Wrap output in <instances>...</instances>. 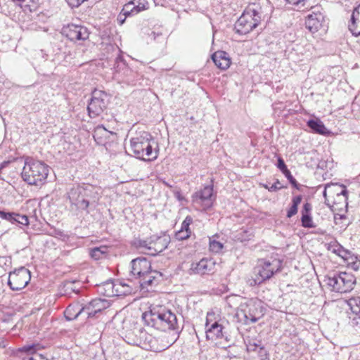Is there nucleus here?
Instances as JSON below:
<instances>
[{
	"instance_id": "obj_1",
	"label": "nucleus",
	"mask_w": 360,
	"mask_h": 360,
	"mask_svg": "<svg viewBox=\"0 0 360 360\" xmlns=\"http://www.w3.org/2000/svg\"><path fill=\"white\" fill-rule=\"evenodd\" d=\"M101 188L91 184L72 187L67 193L72 210L89 214L94 211L101 198Z\"/></svg>"
},
{
	"instance_id": "obj_2",
	"label": "nucleus",
	"mask_w": 360,
	"mask_h": 360,
	"mask_svg": "<svg viewBox=\"0 0 360 360\" xmlns=\"http://www.w3.org/2000/svg\"><path fill=\"white\" fill-rule=\"evenodd\" d=\"M143 319L151 327L162 330H179L176 315L165 307H153L149 311L143 314Z\"/></svg>"
},
{
	"instance_id": "obj_3",
	"label": "nucleus",
	"mask_w": 360,
	"mask_h": 360,
	"mask_svg": "<svg viewBox=\"0 0 360 360\" xmlns=\"http://www.w3.org/2000/svg\"><path fill=\"white\" fill-rule=\"evenodd\" d=\"M262 7L257 4L249 6L237 20L234 25L236 32L245 35L255 29L261 22Z\"/></svg>"
},
{
	"instance_id": "obj_4",
	"label": "nucleus",
	"mask_w": 360,
	"mask_h": 360,
	"mask_svg": "<svg viewBox=\"0 0 360 360\" xmlns=\"http://www.w3.org/2000/svg\"><path fill=\"white\" fill-rule=\"evenodd\" d=\"M49 174V166L31 158H26L21 174L22 179L30 185L44 184Z\"/></svg>"
},
{
	"instance_id": "obj_5",
	"label": "nucleus",
	"mask_w": 360,
	"mask_h": 360,
	"mask_svg": "<svg viewBox=\"0 0 360 360\" xmlns=\"http://www.w3.org/2000/svg\"><path fill=\"white\" fill-rule=\"evenodd\" d=\"M151 140L152 136L146 131L131 139L130 148L136 158L144 161H153L158 158V150H153Z\"/></svg>"
},
{
	"instance_id": "obj_6",
	"label": "nucleus",
	"mask_w": 360,
	"mask_h": 360,
	"mask_svg": "<svg viewBox=\"0 0 360 360\" xmlns=\"http://www.w3.org/2000/svg\"><path fill=\"white\" fill-rule=\"evenodd\" d=\"M282 268V261L276 258L261 259L254 269L255 277L250 281L251 285H259L270 279Z\"/></svg>"
},
{
	"instance_id": "obj_7",
	"label": "nucleus",
	"mask_w": 360,
	"mask_h": 360,
	"mask_svg": "<svg viewBox=\"0 0 360 360\" xmlns=\"http://www.w3.org/2000/svg\"><path fill=\"white\" fill-rule=\"evenodd\" d=\"M169 243V237L166 235L152 236L147 240L138 239L134 243V245L142 249L145 254L155 256L165 250Z\"/></svg>"
},
{
	"instance_id": "obj_8",
	"label": "nucleus",
	"mask_w": 360,
	"mask_h": 360,
	"mask_svg": "<svg viewBox=\"0 0 360 360\" xmlns=\"http://www.w3.org/2000/svg\"><path fill=\"white\" fill-rule=\"evenodd\" d=\"M326 283L331 287V290L342 293L352 290L355 282L353 275L340 272L333 274V276H328Z\"/></svg>"
},
{
	"instance_id": "obj_9",
	"label": "nucleus",
	"mask_w": 360,
	"mask_h": 360,
	"mask_svg": "<svg viewBox=\"0 0 360 360\" xmlns=\"http://www.w3.org/2000/svg\"><path fill=\"white\" fill-rule=\"evenodd\" d=\"M108 104V96L101 90L95 89L88 104L87 110L90 117L96 118L102 115Z\"/></svg>"
},
{
	"instance_id": "obj_10",
	"label": "nucleus",
	"mask_w": 360,
	"mask_h": 360,
	"mask_svg": "<svg viewBox=\"0 0 360 360\" xmlns=\"http://www.w3.org/2000/svg\"><path fill=\"white\" fill-rule=\"evenodd\" d=\"M216 198L212 185L204 186L203 188L192 195L193 203L199 208L206 210L210 208Z\"/></svg>"
},
{
	"instance_id": "obj_11",
	"label": "nucleus",
	"mask_w": 360,
	"mask_h": 360,
	"mask_svg": "<svg viewBox=\"0 0 360 360\" xmlns=\"http://www.w3.org/2000/svg\"><path fill=\"white\" fill-rule=\"evenodd\" d=\"M30 279V271L22 266L10 273L8 285L11 290L18 291L27 286Z\"/></svg>"
},
{
	"instance_id": "obj_12",
	"label": "nucleus",
	"mask_w": 360,
	"mask_h": 360,
	"mask_svg": "<svg viewBox=\"0 0 360 360\" xmlns=\"http://www.w3.org/2000/svg\"><path fill=\"white\" fill-rule=\"evenodd\" d=\"M61 34L70 41L79 44L89 37V32L86 27L75 24L64 26L62 28Z\"/></svg>"
},
{
	"instance_id": "obj_13",
	"label": "nucleus",
	"mask_w": 360,
	"mask_h": 360,
	"mask_svg": "<svg viewBox=\"0 0 360 360\" xmlns=\"http://www.w3.org/2000/svg\"><path fill=\"white\" fill-rule=\"evenodd\" d=\"M236 316L240 321H243L245 324H249L257 322L263 316V314L262 309H259L256 304H249L242 306Z\"/></svg>"
},
{
	"instance_id": "obj_14",
	"label": "nucleus",
	"mask_w": 360,
	"mask_h": 360,
	"mask_svg": "<svg viewBox=\"0 0 360 360\" xmlns=\"http://www.w3.org/2000/svg\"><path fill=\"white\" fill-rule=\"evenodd\" d=\"M130 264V275L135 278L140 279L151 269L150 262L146 257L134 259L131 261Z\"/></svg>"
},
{
	"instance_id": "obj_15",
	"label": "nucleus",
	"mask_w": 360,
	"mask_h": 360,
	"mask_svg": "<svg viewBox=\"0 0 360 360\" xmlns=\"http://www.w3.org/2000/svg\"><path fill=\"white\" fill-rule=\"evenodd\" d=\"M215 263L212 259L203 258L199 262H193L188 270L190 274H211L214 273Z\"/></svg>"
},
{
	"instance_id": "obj_16",
	"label": "nucleus",
	"mask_w": 360,
	"mask_h": 360,
	"mask_svg": "<svg viewBox=\"0 0 360 360\" xmlns=\"http://www.w3.org/2000/svg\"><path fill=\"white\" fill-rule=\"evenodd\" d=\"M328 193H329L330 196H333L335 194L339 201L338 202H343L347 205L348 191L345 186L337 184H326L323 193L326 200H328Z\"/></svg>"
},
{
	"instance_id": "obj_17",
	"label": "nucleus",
	"mask_w": 360,
	"mask_h": 360,
	"mask_svg": "<svg viewBox=\"0 0 360 360\" xmlns=\"http://www.w3.org/2000/svg\"><path fill=\"white\" fill-rule=\"evenodd\" d=\"M311 8L314 9V11L311 14L307 15L305 26L311 32L314 33L321 27L323 15L319 11V7L312 6Z\"/></svg>"
},
{
	"instance_id": "obj_18",
	"label": "nucleus",
	"mask_w": 360,
	"mask_h": 360,
	"mask_svg": "<svg viewBox=\"0 0 360 360\" xmlns=\"http://www.w3.org/2000/svg\"><path fill=\"white\" fill-rule=\"evenodd\" d=\"M84 312L88 318L96 317L97 314L109 307V302L103 299H94L84 305Z\"/></svg>"
},
{
	"instance_id": "obj_19",
	"label": "nucleus",
	"mask_w": 360,
	"mask_h": 360,
	"mask_svg": "<svg viewBox=\"0 0 360 360\" xmlns=\"http://www.w3.org/2000/svg\"><path fill=\"white\" fill-rule=\"evenodd\" d=\"M162 277V274L161 272L150 269L148 272L140 278L139 283L141 288L144 289L147 288L148 286L156 285L158 284Z\"/></svg>"
},
{
	"instance_id": "obj_20",
	"label": "nucleus",
	"mask_w": 360,
	"mask_h": 360,
	"mask_svg": "<svg viewBox=\"0 0 360 360\" xmlns=\"http://www.w3.org/2000/svg\"><path fill=\"white\" fill-rule=\"evenodd\" d=\"M209 323L208 320H207L206 323V338L207 340H216L218 338H221L224 336V327L222 324L219 323L217 321H215L210 327H208Z\"/></svg>"
},
{
	"instance_id": "obj_21",
	"label": "nucleus",
	"mask_w": 360,
	"mask_h": 360,
	"mask_svg": "<svg viewBox=\"0 0 360 360\" xmlns=\"http://www.w3.org/2000/svg\"><path fill=\"white\" fill-rule=\"evenodd\" d=\"M212 59L215 65L221 70H226L231 65L229 54L224 51H218L212 56Z\"/></svg>"
},
{
	"instance_id": "obj_22",
	"label": "nucleus",
	"mask_w": 360,
	"mask_h": 360,
	"mask_svg": "<svg viewBox=\"0 0 360 360\" xmlns=\"http://www.w3.org/2000/svg\"><path fill=\"white\" fill-rule=\"evenodd\" d=\"M311 204L309 202H305L303 205L302 210L301 211L302 226L304 228H314L315 227V225L313 222L312 217L311 215Z\"/></svg>"
},
{
	"instance_id": "obj_23",
	"label": "nucleus",
	"mask_w": 360,
	"mask_h": 360,
	"mask_svg": "<svg viewBox=\"0 0 360 360\" xmlns=\"http://www.w3.org/2000/svg\"><path fill=\"white\" fill-rule=\"evenodd\" d=\"M84 307L79 303L70 304L65 310V317L68 321H72L77 319L79 315L84 312Z\"/></svg>"
},
{
	"instance_id": "obj_24",
	"label": "nucleus",
	"mask_w": 360,
	"mask_h": 360,
	"mask_svg": "<svg viewBox=\"0 0 360 360\" xmlns=\"http://www.w3.org/2000/svg\"><path fill=\"white\" fill-rule=\"evenodd\" d=\"M149 343H150V349L155 351V352H160L165 350L168 347H169L171 345H172L176 340L172 341H165V340L167 338L166 334H163L159 337V338L161 340V341L163 342L161 345H156L155 342L157 341V339L155 338H153L152 336H149Z\"/></svg>"
},
{
	"instance_id": "obj_25",
	"label": "nucleus",
	"mask_w": 360,
	"mask_h": 360,
	"mask_svg": "<svg viewBox=\"0 0 360 360\" xmlns=\"http://www.w3.org/2000/svg\"><path fill=\"white\" fill-rule=\"evenodd\" d=\"M115 288L114 283L109 280L98 285V291L104 296L110 297L117 295L118 290Z\"/></svg>"
},
{
	"instance_id": "obj_26",
	"label": "nucleus",
	"mask_w": 360,
	"mask_h": 360,
	"mask_svg": "<svg viewBox=\"0 0 360 360\" xmlns=\"http://www.w3.org/2000/svg\"><path fill=\"white\" fill-rule=\"evenodd\" d=\"M328 250L338 255L344 259H347L348 258H356L352 255L350 251L345 249L341 245L336 243H330Z\"/></svg>"
},
{
	"instance_id": "obj_27",
	"label": "nucleus",
	"mask_w": 360,
	"mask_h": 360,
	"mask_svg": "<svg viewBox=\"0 0 360 360\" xmlns=\"http://www.w3.org/2000/svg\"><path fill=\"white\" fill-rule=\"evenodd\" d=\"M307 124L314 133L321 135H326L329 133L324 124L319 118L309 120Z\"/></svg>"
},
{
	"instance_id": "obj_28",
	"label": "nucleus",
	"mask_w": 360,
	"mask_h": 360,
	"mask_svg": "<svg viewBox=\"0 0 360 360\" xmlns=\"http://www.w3.org/2000/svg\"><path fill=\"white\" fill-rule=\"evenodd\" d=\"M360 16V4L354 8L350 22L348 25L349 30L352 32V35L355 36L356 32L360 30L357 26V21L359 22V17Z\"/></svg>"
},
{
	"instance_id": "obj_29",
	"label": "nucleus",
	"mask_w": 360,
	"mask_h": 360,
	"mask_svg": "<svg viewBox=\"0 0 360 360\" xmlns=\"http://www.w3.org/2000/svg\"><path fill=\"white\" fill-rule=\"evenodd\" d=\"M108 252L107 246L96 247L90 250V256L95 260H98L105 256Z\"/></svg>"
},
{
	"instance_id": "obj_30",
	"label": "nucleus",
	"mask_w": 360,
	"mask_h": 360,
	"mask_svg": "<svg viewBox=\"0 0 360 360\" xmlns=\"http://www.w3.org/2000/svg\"><path fill=\"white\" fill-rule=\"evenodd\" d=\"M302 199V197L300 195L292 198V205L287 212V217L288 218H290L297 214V207H298V205L300 204Z\"/></svg>"
},
{
	"instance_id": "obj_31",
	"label": "nucleus",
	"mask_w": 360,
	"mask_h": 360,
	"mask_svg": "<svg viewBox=\"0 0 360 360\" xmlns=\"http://www.w3.org/2000/svg\"><path fill=\"white\" fill-rule=\"evenodd\" d=\"M129 2L134 3L132 6L134 7V11L136 14L148 8V3L146 0H132Z\"/></svg>"
},
{
	"instance_id": "obj_32",
	"label": "nucleus",
	"mask_w": 360,
	"mask_h": 360,
	"mask_svg": "<svg viewBox=\"0 0 360 360\" xmlns=\"http://www.w3.org/2000/svg\"><path fill=\"white\" fill-rule=\"evenodd\" d=\"M348 305L354 316L360 315V297L351 298L348 301Z\"/></svg>"
},
{
	"instance_id": "obj_33",
	"label": "nucleus",
	"mask_w": 360,
	"mask_h": 360,
	"mask_svg": "<svg viewBox=\"0 0 360 360\" xmlns=\"http://www.w3.org/2000/svg\"><path fill=\"white\" fill-rule=\"evenodd\" d=\"M288 4L295 5L298 9H307L308 8H312V6L309 4V0H285Z\"/></svg>"
},
{
	"instance_id": "obj_34",
	"label": "nucleus",
	"mask_w": 360,
	"mask_h": 360,
	"mask_svg": "<svg viewBox=\"0 0 360 360\" xmlns=\"http://www.w3.org/2000/svg\"><path fill=\"white\" fill-rule=\"evenodd\" d=\"M133 4V2H128L124 5L121 12L126 18L136 15L135 11H134V7L132 6Z\"/></svg>"
},
{
	"instance_id": "obj_35",
	"label": "nucleus",
	"mask_w": 360,
	"mask_h": 360,
	"mask_svg": "<svg viewBox=\"0 0 360 360\" xmlns=\"http://www.w3.org/2000/svg\"><path fill=\"white\" fill-rule=\"evenodd\" d=\"M223 248V244L215 240L210 241V250L214 253L219 252Z\"/></svg>"
},
{
	"instance_id": "obj_36",
	"label": "nucleus",
	"mask_w": 360,
	"mask_h": 360,
	"mask_svg": "<svg viewBox=\"0 0 360 360\" xmlns=\"http://www.w3.org/2000/svg\"><path fill=\"white\" fill-rule=\"evenodd\" d=\"M283 174L285 176V177L288 179V180L290 181V183L292 184L293 187H295L297 190H300V184L297 183L296 179L291 174L290 170L286 171V172H285Z\"/></svg>"
},
{
	"instance_id": "obj_37",
	"label": "nucleus",
	"mask_w": 360,
	"mask_h": 360,
	"mask_svg": "<svg viewBox=\"0 0 360 360\" xmlns=\"http://www.w3.org/2000/svg\"><path fill=\"white\" fill-rule=\"evenodd\" d=\"M191 233V231L179 230L176 233L175 237L179 240H186L190 237Z\"/></svg>"
},
{
	"instance_id": "obj_38",
	"label": "nucleus",
	"mask_w": 360,
	"mask_h": 360,
	"mask_svg": "<svg viewBox=\"0 0 360 360\" xmlns=\"http://www.w3.org/2000/svg\"><path fill=\"white\" fill-rule=\"evenodd\" d=\"M193 222V219L190 216H187L186 219L184 220V221L181 224V227L180 230H184V231H191L190 230V225Z\"/></svg>"
},
{
	"instance_id": "obj_39",
	"label": "nucleus",
	"mask_w": 360,
	"mask_h": 360,
	"mask_svg": "<svg viewBox=\"0 0 360 360\" xmlns=\"http://www.w3.org/2000/svg\"><path fill=\"white\" fill-rule=\"evenodd\" d=\"M263 186L268 189L269 191H277L283 188V186H281V183L278 180H276L274 184H271V186H269L266 184H264Z\"/></svg>"
},
{
	"instance_id": "obj_40",
	"label": "nucleus",
	"mask_w": 360,
	"mask_h": 360,
	"mask_svg": "<svg viewBox=\"0 0 360 360\" xmlns=\"http://www.w3.org/2000/svg\"><path fill=\"white\" fill-rule=\"evenodd\" d=\"M277 167L282 172L283 174L288 171L289 169L287 168V166L283 160V159L281 157L278 158Z\"/></svg>"
},
{
	"instance_id": "obj_41",
	"label": "nucleus",
	"mask_w": 360,
	"mask_h": 360,
	"mask_svg": "<svg viewBox=\"0 0 360 360\" xmlns=\"http://www.w3.org/2000/svg\"><path fill=\"white\" fill-rule=\"evenodd\" d=\"M17 224H20L22 225H28L29 224L28 217L26 215H21V214H18Z\"/></svg>"
},
{
	"instance_id": "obj_42",
	"label": "nucleus",
	"mask_w": 360,
	"mask_h": 360,
	"mask_svg": "<svg viewBox=\"0 0 360 360\" xmlns=\"http://www.w3.org/2000/svg\"><path fill=\"white\" fill-rule=\"evenodd\" d=\"M108 131L104 128L103 126H98L96 127L94 133V137L96 139L97 136L99 134H103V133H107Z\"/></svg>"
},
{
	"instance_id": "obj_43",
	"label": "nucleus",
	"mask_w": 360,
	"mask_h": 360,
	"mask_svg": "<svg viewBox=\"0 0 360 360\" xmlns=\"http://www.w3.org/2000/svg\"><path fill=\"white\" fill-rule=\"evenodd\" d=\"M252 346L254 347V348L252 349L253 350H255L257 347H259V349H260L259 353L261 354L262 356H267V353H266V350L260 345L255 343L253 345H250V347H252Z\"/></svg>"
},
{
	"instance_id": "obj_44",
	"label": "nucleus",
	"mask_w": 360,
	"mask_h": 360,
	"mask_svg": "<svg viewBox=\"0 0 360 360\" xmlns=\"http://www.w3.org/2000/svg\"><path fill=\"white\" fill-rule=\"evenodd\" d=\"M126 19H127L126 16H124V14L120 11V13H119V15H117V21L118 24L120 25H122L124 23Z\"/></svg>"
},
{
	"instance_id": "obj_45",
	"label": "nucleus",
	"mask_w": 360,
	"mask_h": 360,
	"mask_svg": "<svg viewBox=\"0 0 360 360\" xmlns=\"http://www.w3.org/2000/svg\"><path fill=\"white\" fill-rule=\"evenodd\" d=\"M115 63L117 64L115 68H120V64H122L123 66H126V63L122 56H118L115 59Z\"/></svg>"
},
{
	"instance_id": "obj_46",
	"label": "nucleus",
	"mask_w": 360,
	"mask_h": 360,
	"mask_svg": "<svg viewBox=\"0 0 360 360\" xmlns=\"http://www.w3.org/2000/svg\"><path fill=\"white\" fill-rule=\"evenodd\" d=\"M14 1H17L20 5H22L24 3H32L37 4L39 0H13Z\"/></svg>"
},
{
	"instance_id": "obj_47",
	"label": "nucleus",
	"mask_w": 360,
	"mask_h": 360,
	"mask_svg": "<svg viewBox=\"0 0 360 360\" xmlns=\"http://www.w3.org/2000/svg\"><path fill=\"white\" fill-rule=\"evenodd\" d=\"M16 216H18L17 213H15V212H8L6 218L5 219L8 221H12V217H16Z\"/></svg>"
},
{
	"instance_id": "obj_48",
	"label": "nucleus",
	"mask_w": 360,
	"mask_h": 360,
	"mask_svg": "<svg viewBox=\"0 0 360 360\" xmlns=\"http://www.w3.org/2000/svg\"><path fill=\"white\" fill-rule=\"evenodd\" d=\"M174 196L179 200H181L183 199V197L181 196V191H174Z\"/></svg>"
},
{
	"instance_id": "obj_49",
	"label": "nucleus",
	"mask_w": 360,
	"mask_h": 360,
	"mask_svg": "<svg viewBox=\"0 0 360 360\" xmlns=\"http://www.w3.org/2000/svg\"><path fill=\"white\" fill-rule=\"evenodd\" d=\"M7 213L6 212H4V211H2V210H0V217L3 219H5L6 218V216H7Z\"/></svg>"
},
{
	"instance_id": "obj_50",
	"label": "nucleus",
	"mask_w": 360,
	"mask_h": 360,
	"mask_svg": "<svg viewBox=\"0 0 360 360\" xmlns=\"http://www.w3.org/2000/svg\"><path fill=\"white\" fill-rule=\"evenodd\" d=\"M120 284L122 285V286H126L127 288H129L128 290H127L125 291V292H128V293H131V289L129 287L128 284L125 283H120Z\"/></svg>"
},
{
	"instance_id": "obj_51",
	"label": "nucleus",
	"mask_w": 360,
	"mask_h": 360,
	"mask_svg": "<svg viewBox=\"0 0 360 360\" xmlns=\"http://www.w3.org/2000/svg\"><path fill=\"white\" fill-rule=\"evenodd\" d=\"M345 217H345V215H340V216H339V217H338V216H335V221H336V224H338L337 220H338V219H345Z\"/></svg>"
},
{
	"instance_id": "obj_52",
	"label": "nucleus",
	"mask_w": 360,
	"mask_h": 360,
	"mask_svg": "<svg viewBox=\"0 0 360 360\" xmlns=\"http://www.w3.org/2000/svg\"><path fill=\"white\" fill-rule=\"evenodd\" d=\"M17 219H18V216H16V217H12V221H11L10 222L14 224V223H17Z\"/></svg>"
},
{
	"instance_id": "obj_53",
	"label": "nucleus",
	"mask_w": 360,
	"mask_h": 360,
	"mask_svg": "<svg viewBox=\"0 0 360 360\" xmlns=\"http://www.w3.org/2000/svg\"><path fill=\"white\" fill-rule=\"evenodd\" d=\"M6 345L4 341L0 342V347H5Z\"/></svg>"
},
{
	"instance_id": "obj_54",
	"label": "nucleus",
	"mask_w": 360,
	"mask_h": 360,
	"mask_svg": "<svg viewBox=\"0 0 360 360\" xmlns=\"http://www.w3.org/2000/svg\"><path fill=\"white\" fill-rule=\"evenodd\" d=\"M129 344H131V345H138L139 343H137L136 341H133V342H128Z\"/></svg>"
},
{
	"instance_id": "obj_55",
	"label": "nucleus",
	"mask_w": 360,
	"mask_h": 360,
	"mask_svg": "<svg viewBox=\"0 0 360 360\" xmlns=\"http://www.w3.org/2000/svg\"><path fill=\"white\" fill-rule=\"evenodd\" d=\"M6 164H7L6 162H4L3 164H1V165L0 166V169H1L2 168H4L6 165Z\"/></svg>"
},
{
	"instance_id": "obj_56",
	"label": "nucleus",
	"mask_w": 360,
	"mask_h": 360,
	"mask_svg": "<svg viewBox=\"0 0 360 360\" xmlns=\"http://www.w3.org/2000/svg\"><path fill=\"white\" fill-rule=\"evenodd\" d=\"M358 36H360V30L358 31V32H356V34L355 35V37H358Z\"/></svg>"
}]
</instances>
